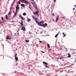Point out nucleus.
Instances as JSON below:
<instances>
[{
    "mask_svg": "<svg viewBox=\"0 0 76 76\" xmlns=\"http://www.w3.org/2000/svg\"><path fill=\"white\" fill-rule=\"evenodd\" d=\"M30 2L32 4H33V5H34V3H33V2H31V1H30Z\"/></svg>",
    "mask_w": 76,
    "mask_h": 76,
    "instance_id": "obj_32",
    "label": "nucleus"
},
{
    "mask_svg": "<svg viewBox=\"0 0 76 76\" xmlns=\"http://www.w3.org/2000/svg\"><path fill=\"white\" fill-rule=\"evenodd\" d=\"M47 45L48 46V48H49L50 47V45H49V44H47Z\"/></svg>",
    "mask_w": 76,
    "mask_h": 76,
    "instance_id": "obj_27",
    "label": "nucleus"
},
{
    "mask_svg": "<svg viewBox=\"0 0 76 76\" xmlns=\"http://www.w3.org/2000/svg\"><path fill=\"white\" fill-rule=\"evenodd\" d=\"M41 52L42 53H44V52L43 51H41Z\"/></svg>",
    "mask_w": 76,
    "mask_h": 76,
    "instance_id": "obj_35",
    "label": "nucleus"
},
{
    "mask_svg": "<svg viewBox=\"0 0 76 76\" xmlns=\"http://www.w3.org/2000/svg\"><path fill=\"white\" fill-rule=\"evenodd\" d=\"M51 50V49H49V50Z\"/></svg>",
    "mask_w": 76,
    "mask_h": 76,
    "instance_id": "obj_53",
    "label": "nucleus"
},
{
    "mask_svg": "<svg viewBox=\"0 0 76 76\" xmlns=\"http://www.w3.org/2000/svg\"><path fill=\"white\" fill-rule=\"evenodd\" d=\"M15 12H17V13H18V9H16Z\"/></svg>",
    "mask_w": 76,
    "mask_h": 76,
    "instance_id": "obj_31",
    "label": "nucleus"
},
{
    "mask_svg": "<svg viewBox=\"0 0 76 76\" xmlns=\"http://www.w3.org/2000/svg\"><path fill=\"white\" fill-rule=\"evenodd\" d=\"M15 34V36H17V35H18L19 34V33H17Z\"/></svg>",
    "mask_w": 76,
    "mask_h": 76,
    "instance_id": "obj_17",
    "label": "nucleus"
},
{
    "mask_svg": "<svg viewBox=\"0 0 76 76\" xmlns=\"http://www.w3.org/2000/svg\"><path fill=\"white\" fill-rule=\"evenodd\" d=\"M3 45V48H4V45Z\"/></svg>",
    "mask_w": 76,
    "mask_h": 76,
    "instance_id": "obj_48",
    "label": "nucleus"
},
{
    "mask_svg": "<svg viewBox=\"0 0 76 76\" xmlns=\"http://www.w3.org/2000/svg\"><path fill=\"white\" fill-rule=\"evenodd\" d=\"M52 16H54L55 15L54 14V13H53L52 14Z\"/></svg>",
    "mask_w": 76,
    "mask_h": 76,
    "instance_id": "obj_29",
    "label": "nucleus"
},
{
    "mask_svg": "<svg viewBox=\"0 0 76 76\" xmlns=\"http://www.w3.org/2000/svg\"><path fill=\"white\" fill-rule=\"evenodd\" d=\"M75 8H74L73 9V10H75Z\"/></svg>",
    "mask_w": 76,
    "mask_h": 76,
    "instance_id": "obj_38",
    "label": "nucleus"
},
{
    "mask_svg": "<svg viewBox=\"0 0 76 76\" xmlns=\"http://www.w3.org/2000/svg\"><path fill=\"white\" fill-rule=\"evenodd\" d=\"M66 34H65V35H63L64 37H66Z\"/></svg>",
    "mask_w": 76,
    "mask_h": 76,
    "instance_id": "obj_33",
    "label": "nucleus"
},
{
    "mask_svg": "<svg viewBox=\"0 0 76 76\" xmlns=\"http://www.w3.org/2000/svg\"><path fill=\"white\" fill-rule=\"evenodd\" d=\"M26 13L25 12H24L23 13V16H26Z\"/></svg>",
    "mask_w": 76,
    "mask_h": 76,
    "instance_id": "obj_22",
    "label": "nucleus"
},
{
    "mask_svg": "<svg viewBox=\"0 0 76 76\" xmlns=\"http://www.w3.org/2000/svg\"><path fill=\"white\" fill-rule=\"evenodd\" d=\"M21 30H23V31H25V28L24 27H22V28H21Z\"/></svg>",
    "mask_w": 76,
    "mask_h": 76,
    "instance_id": "obj_3",
    "label": "nucleus"
},
{
    "mask_svg": "<svg viewBox=\"0 0 76 76\" xmlns=\"http://www.w3.org/2000/svg\"><path fill=\"white\" fill-rule=\"evenodd\" d=\"M25 41H26V42H29V40H25Z\"/></svg>",
    "mask_w": 76,
    "mask_h": 76,
    "instance_id": "obj_18",
    "label": "nucleus"
},
{
    "mask_svg": "<svg viewBox=\"0 0 76 76\" xmlns=\"http://www.w3.org/2000/svg\"><path fill=\"white\" fill-rule=\"evenodd\" d=\"M34 15H38V12L37 11H36L35 12H34L33 13Z\"/></svg>",
    "mask_w": 76,
    "mask_h": 76,
    "instance_id": "obj_4",
    "label": "nucleus"
},
{
    "mask_svg": "<svg viewBox=\"0 0 76 76\" xmlns=\"http://www.w3.org/2000/svg\"><path fill=\"white\" fill-rule=\"evenodd\" d=\"M72 72H70V73H72Z\"/></svg>",
    "mask_w": 76,
    "mask_h": 76,
    "instance_id": "obj_50",
    "label": "nucleus"
},
{
    "mask_svg": "<svg viewBox=\"0 0 76 76\" xmlns=\"http://www.w3.org/2000/svg\"><path fill=\"white\" fill-rule=\"evenodd\" d=\"M56 0H54V3H55V2H56Z\"/></svg>",
    "mask_w": 76,
    "mask_h": 76,
    "instance_id": "obj_39",
    "label": "nucleus"
},
{
    "mask_svg": "<svg viewBox=\"0 0 76 76\" xmlns=\"http://www.w3.org/2000/svg\"><path fill=\"white\" fill-rule=\"evenodd\" d=\"M31 1H33V2H34V1H33V0H31Z\"/></svg>",
    "mask_w": 76,
    "mask_h": 76,
    "instance_id": "obj_45",
    "label": "nucleus"
},
{
    "mask_svg": "<svg viewBox=\"0 0 76 76\" xmlns=\"http://www.w3.org/2000/svg\"><path fill=\"white\" fill-rule=\"evenodd\" d=\"M16 0H14V2H13V3H15V1H16Z\"/></svg>",
    "mask_w": 76,
    "mask_h": 76,
    "instance_id": "obj_41",
    "label": "nucleus"
},
{
    "mask_svg": "<svg viewBox=\"0 0 76 76\" xmlns=\"http://www.w3.org/2000/svg\"><path fill=\"white\" fill-rule=\"evenodd\" d=\"M20 24L21 25V26H22L23 25V21H22L20 23Z\"/></svg>",
    "mask_w": 76,
    "mask_h": 76,
    "instance_id": "obj_16",
    "label": "nucleus"
},
{
    "mask_svg": "<svg viewBox=\"0 0 76 76\" xmlns=\"http://www.w3.org/2000/svg\"><path fill=\"white\" fill-rule=\"evenodd\" d=\"M29 8L30 9H31V7H29Z\"/></svg>",
    "mask_w": 76,
    "mask_h": 76,
    "instance_id": "obj_43",
    "label": "nucleus"
},
{
    "mask_svg": "<svg viewBox=\"0 0 76 76\" xmlns=\"http://www.w3.org/2000/svg\"><path fill=\"white\" fill-rule=\"evenodd\" d=\"M33 6H34V8H35V9H36L37 10V8L36 7V6H35V5H34V4Z\"/></svg>",
    "mask_w": 76,
    "mask_h": 76,
    "instance_id": "obj_15",
    "label": "nucleus"
},
{
    "mask_svg": "<svg viewBox=\"0 0 76 76\" xmlns=\"http://www.w3.org/2000/svg\"><path fill=\"white\" fill-rule=\"evenodd\" d=\"M58 34H59V33H58V34H56V36H55V38H57V36H58Z\"/></svg>",
    "mask_w": 76,
    "mask_h": 76,
    "instance_id": "obj_21",
    "label": "nucleus"
},
{
    "mask_svg": "<svg viewBox=\"0 0 76 76\" xmlns=\"http://www.w3.org/2000/svg\"><path fill=\"white\" fill-rule=\"evenodd\" d=\"M16 55H17V53H16L15 55V57H16Z\"/></svg>",
    "mask_w": 76,
    "mask_h": 76,
    "instance_id": "obj_36",
    "label": "nucleus"
},
{
    "mask_svg": "<svg viewBox=\"0 0 76 76\" xmlns=\"http://www.w3.org/2000/svg\"><path fill=\"white\" fill-rule=\"evenodd\" d=\"M12 7H11V8H10V11L12 12Z\"/></svg>",
    "mask_w": 76,
    "mask_h": 76,
    "instance_id": "obj_30",
    "label": "nucleus"
},
{
    "mask_svg": "<svg viewBox=\"0 0 76 76\" xmlns=\"http://www.w3.org/2000/svg\"><path fill=\"white\" fill-rule=\"evenodd\" d=\"M18 3L19 4H20V0L18 1Z\"/></svg>",
    "mask_w": 76,
    "mask_h": 76,
    "instance_id": "obj_28",
    "label": "nucleus"
},
{
    "mask_svg": "<svg viewBox=\"0 0 76 76\" xmlns=\"http://www.w3.org/2000/svg\"><path fill=\"white\" fill-rule=\"evenodd\" d=\"M5 18H6V19H7H7H8V16H7V15H6L5 16Z\"/></svg>",
    "mask_w": 76,
    "mask_h": 76,
    "instance_id": "obj_14",
    "label": "nucleus"
},
{
    "mask_svg": "<svg viewBox=\"0 0 76 76\" xmlns=\"http://www.w3.org/2000/svg\"><path fill=\"white\" fill-rule=\"evenodd\" d=\"M63 58L62 57H61V58H60V59H63Z\"/></svg>",
    "mask_w": 76,
    "mask_h": 76,
    "instance_id": "obj_34",
    "label": "nucleus"
},
{
    "mask_svg": "<svg viewBox=\"0 0 76 76\" xmlns=\"http://www.w3.org/2000/svg\"><path fill=\"white\" fill-rule=\"evenodd\" d=\"M1 19L3 21V22H1L0 20V23H3L4 22V19L3 18V17H1Z\"/></svg>",
    "mask_w": 76,
    "mask_h": 76,
    "instance_id": "obj_2",
    "label": "nucleus"
},
{
    "mask_svg": "<svg viewBox=\"0 0 76 76\" xmlns=\"http://www.w3.org/2000/svg\"><path fill=\"white\" fill-rule=\"evenodd\" d=\"M42 42V41H39V42H40V43H41V42Z\"/></svg>",
    "mask_w": 76,
    "mask_h": 76,
    "instance_id": "obj_40",
    "label": "nucleus"
},
{
    "mask_svg": "<svg viewBox=\"0 0 76 76\" xmlns=\"http://www.w3.org/2000/svg\"><path fill=\"white\" fill-rule=\"evenodd\" d=\"M31 20L30 19H27V21L28 22H29V21H31Z\"/></svg>",
    "mask_w": 76,
    "mask_h": 76,
    "instance_id": "obj_23",
    "label": "nucleus"
},
{
    "mask_svg": "<svg viewBox=\"0 0 76 76\" xmlns=\"http://www.w3.org/2000/svg\"><path fill=\"white\" fill-rule=\"evenodd\" d=\"M48 66H50V65H48Z\"/></svg>",
    "mask_w": 76,
    "mask_h": 76,
    "instance_id": "obj_49",
    "label": "nucleus"
},
{
    "mask_svg": "<svg viewBox=\"0 0 76 76\" xmlns=\"http://www.w3.org/2000/svg\"><path fill=\"white\" fill-rule=\"evenodd\" d=\"M14 4V2H13L12 3V4L11 7H12V6H13Z\"/></svg>",
    "mask_w": 76,
    "mask_h": 76,
    "instance_id": "obj_25",
    "label": "nucleus"
},
{
    "mask_svg": "<svg viewBox=\"0 0 76 76\" xmlns=\"http://www.w3.org/2000/svg\"><path fill=\"white\" fill-rule=\"evenodd\" d=\"M25 0H20V1H21L22 3H23V1H25Z\"/></svg>",
    "mask_w": 76,
    "mask_h": 76,
    "instance_id": "obj_19",
    "label": "nucleus"
},
{
    "mask_svg": "<svg viewBox=\"0 0 76 76\" xmlns=\"http://www.w3.org/2000/svg\"><path fill=\"white\" fill-rule=\"evenodd\" d=\"M75 7H76V5H75Z\"/></svg>",
    "mask_w": 76,
    "mask_h": 76,
    "instance_id": "obj_47",
    "label": "nucleus"
},
{
    "mask_svg": "<svg viewBox=\"0 0 76 76\" xmlns=\"http://www.w3.org/2000/svg\"><path fill=\"white\" fill-rule=\"evenodd\" d=\"M17 12H15V14L14 15V16H16V14H17Z\"/></svg>",
    "mask_w": 76,
    "mask_h": 76,
    "instance_id": "obj_24",
    "label": "nucleus"
},
{
    "mask_svg": "<svg viewBox=\"0 0 76 76\" xmlns=\"http://www.w3.org/2000/svg\"><path fill=\"white\" fill-rule=\"evenodd\" d=\"M6 39H12V38H10L9 37H7Z\"/></svg>",
    "mask_w": 76,
    "mask_h": 76,
    "instance_id": "obj_10",
    "label": "nucleus"
},
{
    "mask_svg": "<svg viewBox=\"0 0 76 76\" xmlns=\"http://www.w3.org/2000/svg\"><path fill=\"white\" fill-rule=\"evenodd\" d=\"M66 48V49H67V48Z\"/></svg>",
    "mask_w": 76,
    "mask_h": 76,
    "instance_id": "obj_54",
    "label": "nucleus"
},
{
    "mask_svg": "<svg viewBox=\"0 0 76 76\" xmlns=\"http://www.w3.org/2000/svg\"><path fill=\"white\" fill-rule=\"evenodd\" d=\"M23 26H24V25H23Z\"/></svg>",
    "mask_w": 76,
    "mask_h": 76,
    "instance_id": "obj_52",
    "label": "nucleus"
},
{
    "mask_svg": "<svg viewBox=\"0 0 76 76\" xmlns=\"http://www.w3.org/2000/svg\"><path fill=\"white\" fill-rule=\"evenodd\" d=\"M62 18H63V19H64V17H62Z\"/></svg>",
    "mask_w": 76,
    "mask_h": 76,
    "instance_id": "obj_46",
    "label": "nucleus"
},
{
    "mask_svg": "<svg viewBox=\"0 0 76 76\" xmlns=\"http://www.w3.org/2000/svg\"><path fill=\"white\" fill-rule=\"evenodd\" d=\"M67 76V75H65V76Z\"/></svg>",
    "mask_w": 76,
    "mask_h": 76,
    "instance_id": "obj_51",
    "label": "nucleus"
},
{
    "mask_svg": "<svg viewBox=\"0 0 76 76\" xmlns=\"http://www.w3.org/2000/svg\"><path fill=\"white\" fill-rule=\"evenodd\" d=\"M37 17H38L39 16V15H38V14H37Z\"/></svg>",
    "mask_w": 76,
    "mask_h": 76,
    "instance_id": "obj_37",
    "label": "nucleus"
},
{
    "mask_svg": "<svg viewBox=\"0 0 76 76\" xmlns=\"http://www.w3.org/2000/svg\"><path fill=\"white\" fill-rule=\"evenodd\" d=\"M19 17H20V19H22V20H23V17H22V16H21V15H19Z\"/></svg>",
    "mask_w": 76,
    "mask_h": 76,
    "instance_id": "obj_8",
    "label": "nucleus"
},
{
    "mask_svg": "<svg viewBox=\"0 0 76 76\" xmlns=\"http://www.w3.org/2000/svg\"><path fill=\"white\" fill-rule=\"evenodd\" d=\"M15 57V59L16 60V61H18V57H16H16Z\"/></svg>",
    "mask_w": 76,
    "mask_h": 76,
    "instance_id": "obj_9",
    "label": "nucleus"
},
{
    "mask_svg": "<svg viewBox=\"0 0 76 76\" xmlns=\"http://www.w3.org/2000/svg\"><path fill=\"white\" fill-rule=\"evenodd\" d=\"M43 64H45L46 65H47V66H48V63L45 62H43Z\"/></svg>",
    "mask_w": 76,
    "mask_h": 76,
    "instance_id": "obj_7",
    "label": "nucleus"
},
{
    "mask_svg": "<svg viewBox=\"0 0 76 76\" xmlns=\"http://www.w3.org/2000/svg\"><path fill=\"white\" fill-rule=\"evenodd\" d=\"M16 7H18V4H17V6H16Z\"/></svg>",
    "mask_w": 76,
    "mask_h": 76,
    "instance_id": "obj_42",
    "label": "nucleus"
},
{
    "mask_svg": "<svg viewBox=\"0 0 76 76\" xmlns=\"http://www.w3.org/2000/svg\"><path fill=\"white\" fill-rule=\"evenodd\" d=\"M64 33H63L62 35H64Z\"/></svg>",
    "mask_w": 76,
    "mask_h": 76,
    "instance_id": "obj_44",
    "label": "nucleus"
},
{
    "mask_svg": "<svg viewBox=\"0 0 76 76\" xmlns=\"http://www.w3.org/2000/svg\"><path fill=\"white\" fill-rule=\"evenodd\" d=\"M2 74H3V73H2Z\"/></svg>",
    "mask_w": 76,
    "mask_h": 76,
    "instance_id": "obj_57",
    "label": "nucleus"
},
{
    "mask_svg": "<svg viewBox=\"0 0 76 76\" xmlns=\"http://www.w3.org/2000/svg\"><path fill=\"white\" fill-rule=\"evenodd\" d=\"M21 6H22V7H25V4H21Z\"/></svg>",
    "mask_w": 76,
    "mask_h": 76,
    "instance_id": "obj_11",
    "label": "nucleus"
},
{
    "mask_svg": "<svg viewBox=\"0 0 76 76\" xmlns=\"http://www.w3.org/2000/svg\"><path fill=\"white\" fill-rule=\"evenodd\" d=\"M33 19H34L35 20L36 23H37V25L39 26H42V27H44V28H45V26H47V23H45L44 24H42L41 23H44V21L42 20L40 22H39L37 20H38V19H37L35 16H33Z\"/></svg>",
    "mask_w": 76,
    "mask_h": 76,
    "instance_id": "obj_1",
    "label": "nucleus"
},
{
    "mask_svg": "<svg viewBox=\"0 0 76 76\" xmlns=\"http://www.w3.org/2000/svg\"><path fill=\"white\" fill-rule=\"evenodd\" d=\"M58 18H59V16H58V15H57V18L56 20V22H57V21H58Z\"/></svg>",
    "mask_w": 76,
    "mask_h": 76,
    "instance_id": "obj_6",
    "label": "nucleus"
},
{
    "mask_svg": "<svg viewBox=\"0 0 76 76\" xmlns=\"http://www.w3.org/2000/svg\"><path fill=\"white\" fill-rule=\"evenodd\" d=\"M2 45H3V44H2Z\"/></svg>",
    "mask_w": 76,
    "mask_h": 76,
    "instance_id": "obj_55",
    "label": "nucleus"
},
{
    "mask_svg": "<svg viewBox=\"0 0 76 76\" xmlns=\"http://www.w3.org/2000/svg\"><path fill=\"white\" fill-rule=\"evenodd\" d=\"M24 3L26 4H27V5H28V3H29V2L28 1H27L25 0L24 1Z\"/></svg>",
    "mask_w": 76,
    "mask_h": 76,
    "instance_id": "obj_5",
    "label": "nucleus"
},
{
    "mask_svg": "<svg viewBox=\"0 0 76 76\" xmlns=\"http://www.w3.org/2000/svg\"><path fill=\"white\" fill-rule=\"evenodd\" d=\"M16 9H19V7H16Z\"/></svg>",
    "mask_w": 76,
    "mask_h": 76,
    "instance_id": "obj_20",
    "label": "nucleus"
},
{
    "mask_svg": "<svg viewBox=\"0 0 76 76\" xmlns=\"http://www.w3.org/2000/svg\"><path fill=\"white\" fill-rule=\"evenodd\" d=\"M68 56L67 57H69V58L71 57V55L69 53H68Z\"/></svg>",
    "mask_w": 76,
    "mask_h": 76,
    "instance_id": "obj_12",
    "label": "nucleus"
},
{
    "mask_svg": "<svg viewBox=\"0 0 76 76\" xmlns=\"http://www.w3.org/2000/svg\"><path fill=\"white\" fill-rule=\"evenodd\" d=\"M44 66L46 68H47L48 69H49L50 68V67L47 66V65H45Z\"/></svg>",
    "mask_w": 76,
    "mask_h": 76,
    "instance_id": "obj_13",
    "label": "nucleus"
},
{
    "mask_svg": "<svg viewBox=\"0 0 76 76\" xmlns=\"http://www.w3.org/2000/svg\"><path fill=\"white\" fill-rule=\"evenodd\" d=\"M30 6H31V5H30Z\"/></svg>",
    "mask_w": 76,
    "mask_h": 76,
    "instance_id": "obj_56",
    "label": "nucleus"
},
{
    "mask_svg": "<svg viewBox=\"0 0 76 76\" xmlns=\"http://www.w3.org/2000/svg\"><path fill=\"white\" fill-rule=\"evenodd\" d=\"M9 13L8 14V15H11V13H10V12H9Z\"/></svg>",
    "mask_w": 76,
    "mask_h": 76,
    "instance_id": "obj_26",
    "label": "nucleus"
}]
</instances>
